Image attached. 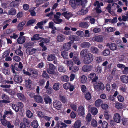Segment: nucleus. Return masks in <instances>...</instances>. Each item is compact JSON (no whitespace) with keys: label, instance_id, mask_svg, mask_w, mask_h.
<instances>
[{"label":"nucleus","instance_id":"1","mask_svg":"<svg viewBox=\"0 0 128 128\" xmlns=\"http://www.w3.org/2000/svg\"><path fill=\"white\" fill-rule=\"evenodd\" d=\"M94 86L96 90H103L104 89V86L103 84L101 82H96L94 83Z\"/></svg>","mask_w":128,"mask_h":128},{"label":"nucleus","instance_id":"2","mask_svg":"<svg viewBox=\"0 0 128 128\" xmlns=\"http://www.w3.org/2000/svg\"><path fill=\"white\" fill-rule=\"evenodd\" d=\"M93 59L94 55L90 53L84 58V62L85 64H88L92 62Z\"/></svg>","mask_w":128,"mask_h":128},{"label":"nucleus","instance_id":"3","mask_svg":"<svg viewBox=\"0 0 128 128\" xmlns=\"http://www.w3.org/2000/svg\"><path fill=\"white\" fill-rule=\"evenodd\" d=\"M88 78L89 80H92V82L95 83L96 80L98 79V76L94 72H92L89 74L88 76Z\"/></svg>","mask_w":128,"mask_h":128},{"label":"nucleus","instance_id":"4","mask_svg":"<svg viewBox=\"0 0 128 128\" xmlns=\"http://www.w3.org/2000/svg\"><path fill=\"white\" fill-rule=\"evenodd\" d=\"M53 105L54 107L58 110H60L62 108L61 103L57 100L54 101L53 102Z\"/></svg>","mask_w":128,"mask_h":128},{"label":"nucleus","instance_id":"5","mask_svg":"<svg viewBox=\"0 0 128 128\" xmlns=\"http://www.w3.org/2000/svg\"><path fill=\"white\" fill-rule=\"evenodd\" d=\"M71 46V44L70 42L64 43L62 46V49L64 51H67L70 48Z\"/></svg>","mask_w":128,"mask_h":128},{"label":"nucleus","instance_id":"6","mask_svg":"<svg viewBox=\"0 0 128 128\" xmlns=\"http://www.w3.org/2000/svg\"><path fill=\"white\" fill-rule=\"evenodd\" d=\"M88 9L86 8L85 6H83L81 10L78 12V14L80 15H83L86 14L88 11Z\"/></svg>","mask_w":128,"mask_h":128},{"label":"nucleus","instance_id":"7","mask_svg":"<svg viewBox=\"0 0 128 128\" xmlns=\"http://www.w3.org/2000/svg\"><path fill=\"white\" fill-rule=\"evenodd\" d=\"M14 76L13 79L15 82L19 84H20L22 82V79L21 76L16 74L14 75Z\"/></svg>","mask_w":128,"mask_h":128},{"label":"nucleus","instance_id":"8","mask_svg":"<svg viewBox=\"0 0 128 128\" xmlns=\"http://www.w3.org/2000/svg\"><path fill=\"white\" fill-rule=\"evenodd\" d=\"M78 113L80 116H83L84 115V108L82 106H79L78 110Z\"/></svg>","mask_w":128,"mask_h":128},{"label":"nucleus","instance_id":"9","mask_svg":"<svg viewBox=\"0 0 128 128\" xmlns=\"http://www.w3.org/2000/svg\"><path fill=\"white\" fill-rule=\"evenodd\" d=\"M88 107L89 110L90 111L92 115H95L97 114L98 110L96 108L94 107H92L90 106H89Z\"/></svg>","mask_w":128,"mask_h":128},{"label":"nucleus","instance_id":"10","mask_svg":"<svg viewBox=\"0 0 128 128\" xmlns=\"http://www.w3.org/2000/svg\"><path fill=\"white\" fill-rule=\"evenodd\" d=\"M92 66L90 65H84L82 68V70L84 72H88L91 70Z\"/></svg>","mask_w":128,"mask_h":128},{"label":"nucleus","instance_id":"11","mask_svg":"<svg viewBox=\"0 0 128 128\" xmlns=\"http://www.w3.org/2000/svg\"><path fill=\"white\" fill-rule=\"evenodd\" d=\"M120 81L123 83H128V76L125 75L121 76L120 77Z\"/></svg>","mask_w":128,"mask_h":128},{"label":"nucleus","instance_id":"12","mask_svg":"<svg viewBox=\"0 0 128 128\" xmlns=\"http://www.w3.org/2000/svg\"><path fill=\"white\" fill-rule=\"evenodd\" d=\"M65 39V36L64 35L62 34L58 35L56 37V40L57 42H63Z\"/></svg>","mask_w":128,"mask_h":128},{"label":"nucleus","instance_id":"13","mask_svg":"<svg viewBox=\"0 0 128 128\" xmlns=\"http://www.w3.org/2000/svg\"><path fill=\"white\" fill-rule=\"evenodd\" d=\"M76 2L77 5H81L83 7L85 6L87 1V0H76Z\"/></svg>","mask_w":128,"mask_h":128},{"label":"nucleus","instance_id":"14","mask_svg":"<svg viewBox=\"0 0 128 128\" xmlns=\"http://www.w3.org/2000/svg\"><path fill=\"white\" fill-rule=\"evenodd\" d=\"M34 98L36 102L38 103H42L43 100L42 97L39 95H36L34 96Z\"/></svg>","mask_w":128,"mask_h":128},{"label":"nucleus","instance_id":"15","mask_svg":"<svg viewBox=\"0 0 128 128\" xmlns=\"http://www.w3.org/2000/svg\"><path fill=\"white\" fill-rule=\"evenodd\" d=\"M61 14L64 16L65 18L67 20H68L72 16V14L71 12H67L62 13Z\"/></svg>","mask_w":128,"mask_h":128},{"label":"nucleus","instance_id":"16","mask_svg":"<svg viewBox=\"0 0 128 128\" xmlns=\"http://www.w3.org/2000/svg\"><path fill=\"white\" fill-rule=\"evenodd\" d=\"M90 53L87 50L84 49L81 51L80 54L81 57L84 58Z\"/></svg>","mask_w":128,"mask_h":128},{"label":"nucleus","instance_id":"17","mask_svg":"<svg viewBox=\"0 0 128 128\" xmlns=\"http://www.w3.org/2000/svg\"><path fill=\"white\" fill-rule=\"evenodd\" d=\"M121 116L118 113L115 114L114 116V121L116 122L120 123V121Z\"/></svg>","mask_w":128,"mask_h":128},{"label":"nucleus","instance_id":"18","mask_svg":"<svg viewBox=\"0 0 128 128\" xmlns=\"http://www.w3.org/2000/svg\"><path fill=\"white\" fill-rule=\"evenodd\" d=\"M67 126V125L63 122H58L56 125V127L54 128H65Z\"/></svg>","mask_w":128,"mask_h":128},{"label":"nucleus","instance_id":"19","mask_svg":"<svg viewBox=\"0 0 128 128\" xmlns=\"http://www.w3.org/2000/svg\"><path fill=\"white\" fill-rule=\"evenodd\" d=\"M106 46H109L110 49L112 50H116L117 48L116 45L115 44L112 43L111 44L108 43Z\"/></svg>","mask_w":128,"mask_h":128},{"label":"nucleus","instance_id":"20","mask_svg":"<svg viewBox=\"0 0 128 128\" xmlns=\"http://www.w3.org/2000/svg\"><path fill=\"white\" fill-rule=\"evenodd\" d=\"M22 66L21 62H19V64H15L14 66V68L17 71H20L22 68Z\"/></svg>","mask_w":128,"mask_h":128},{"label":"nucleus","instance_id":"21","mask_svg":"<svg viewBox=\"0 0 128 128\" xmlns=\"http://www.w3.org/2000/svg\"><path fill=\"white\" fill-rule=\"evenodd\" d=\"M56 59V55L54 54H49L47 56V60L49 61H52Z\"/></svg>","mask_w":128,"mask_h":128},{"label":"nucleus","instance_id":"22","mask_svg":"<svg viewBox=\"0 0 128 128\" xmlns=\"http://www.w3.org/2000/svg\"><path fill=\"white\" fill-rule=\"evenodd\" d=\"M93 41L101 42L103 40V38L102 36H98L93 38L92 39Z\"/></svg>","mask_w":128,"mask_h":128},{"label":"nucleus","instance_id":"23","mask_svg":"<svg viewBox=\"0 0 128 128\" xmlns=\"http://www.w3.org/2000/svg\"><path fill=\"white\" fill-rule=\"evenodd\" d=\"M16 96L18 98L22 101H25L26 98L24 95L20 93H18L16 94Z\"/></svg>","mask_w":128,"mask_h":128},{"label":"nucleus","instance_id":"24","mask_svg":"<svg viewBox=\"0 0 128 128\" xmlns=\"http://www.w3.org/2000/svg\"><path fill=\"white\" fill-rule=\"evenodd\" d=\"M90 45L89 42H85L81 43L80 45L82 48H88L90 47Z\"/></svg>","mask_w":128,"mask_h":128},{"label":"nucleus","instance_id":"25","mask_svg":"<svg viewBox=\"0 0 128 128\" xmlns=\"http://www.w3.org/2000/svg\"><path fill=\"white\" fill-rule=\"evenodd\" d=\"M66 64L67 66L69 67V68L70 70H72V67L73 65V63L72 61L71 60H68L66 61Z\"/></svg>","mask_w":128,"mask_h":128},{"label":"nucleus","instance_id":"26","mask_svg":"<svg viewBox=\"0 0 128 128\" xmlns=\"http://www.w3.org/2000/svg\"><path fill=\"white\" fill-rule=\"evenodd\" d=\"M25 40L24 36H19L17 40V42L19 44H22L25 42Z\"/></svg>","mask_w":128,"mask_h":128},{"label":"nucleus","instance_id":"27","mask_svg":"<svg viewBox=\"0 0 128 128\" xmlns=\"http://www.w3.org/2000/svg\"><path fill=\"white\" fill-rule=\"evenodd\" d=\"M28 70L30 72L31 74L33 76H38V71L32 68L29 69Z\"/></svg>","mask_w":128,"mask_h":128},{"label":"nucleus","instance_id":"28","mask_svg":"<svg viewBox=\"0 0 128 128\" xmlns=\"http://www.w3.org/2000/svg\"><path fill=\"white\" fill-rule=\"evenodd\" d=\"M81 126V122L80 120H77L73 126V128H80Z\"/></svg>","mask_w":128,"mask_h":128},{"label":"nucleus","instance_id":"29","mask_svg":"<svg viewBox=\"0 0 128 128\" xmlns=\"http://www.w3.org/2000/svg\"><path fill=\"white\" fill-rule=\"evenodd\" d=\"M21 47L19 46L18 49L15 50V52L17 54L20 56H22L23 54L21 50Z\"/></svg>","mask_w":128,"mask_h":128},{"label":"nucleus","instance_id":"30","mask_svg":"<svg viewBox=\"0 0 128 128\" xmlns=\"http://www.w3.org/2000/svg\"><path fill=\"white\" fill-rule=\"evenodd\" d=\"M102 100L100 99H99L96 100L95 102V105L97 107L100 106L102 104Z\"/></svg>","mask_w":128,"mask_h":128},{"label":"nucleus","instance_id":"31","mask_svg":"<svg viewBox=\"0 0 128 128\" xmlns=\"http://www.w3.org/2000/svg\"><path fill=\"white\" fill-rule=\"evenodd\" d=\"M25 24V22H22L19 23L18 26V28L19 30H21L23 29V27Z\"/></svg>","mask_w":128,"mask_h":128},{"label":"nucleus","instance_id":"32","mask_svg":"<svg viewBox=\"0 0 128 128\" xmlns=\"http://www.w3.org/2000/svg\"><path fill=\"white\" fill-rule=\"evenodd\" d=\"M11 21V20H7L4 21V22L3 24H5L3 27V30L6 29L8 26L10 24V22Z\"/></svg>","mask_w":128,"mask_h":128},{"label":"nucleus","instance_id":"33","mask_svg":"<svg viewBox=\"0 0 128 128\" xmlns=\"http://www.w3.org/2000/svg\"><path fill=\"white\" fill-rule=\"evenodd\" d=\"M73 60L74 63L76 64L77 65H79L80 64V60L76 56H74Z\"/></svg>","mask_w":128,"mask_h":128},{"label":"nucleus","instance_id":"34","mask_svg":"<svg viewBox=\"0 0 128 128\" xmlns=\"http://www.w3.org/2000/svg\"><path fill=\"white\" fill-rule=\"evenodd\" d=\"M61 80L64 82H67L69 80V77L67 75H64L61 76Z\"/></svg>","mask_w":128,"mask_h":128},{"label":"nucleus","instance_id":"35","mask_svg":"<svg viewBox=\"0 0 128 128\" xmlns=\"http://www.w3.org/2000/svg\"><path fill=\"white\" fill-rule=\"evenodd\" d=\"M40 36L38 34H36L34 35L31 38V40L32 41L34 40H38L41 38L40 37H38Z\"/></svg>","mask_w":128,"mask_h":128},{"label":"nucleus","instance_id":"36","mask_svg":"<svg viewBox=\"0 0 128 128\" xmlns=\"http://www.w3.org/2000/svg\"><path fill=\"white\" fill-rule=\"evenodd\" d=\"M110 50L107 48L102 52V54L104 56H107L110 54Z\"/></svg>","mask_w":128,"mask_h":128},{"label":"nucleus","instance_id":"37","mask_svg":"<svg viewBox=\"0 0 128 128\" xmlns=\"http://www.w3.org/2000/svg\"><path fill=\"white\" fill-rule=\"evenodd\" d=\"M79 26L80 27L87 28L88 26V23L85 22H82L79 24Z\"/></svg>","mask_w":128,"mask_h":128},{"label":"nucleus","instance_id":"38","mask_svg":"<svg viewBox=\"0 0 128 128\" xmlns=\"http://www.w3.org/2000/svg\"><path fill=\"white\" fill-rule=\"evenodd\" d=\"M32 126L34 128H36L38 126V123L37 120L33 121L31 123Z\"/></svg>","mask_w":128,"mask_h":128},{"label":"nucleus","instance_id":"39","mask_svg":"<svg viewBox=\"0 0 128 128\" xmlns=\"http://www.w3.org/2000/svg\"><path fill=\"white\" fill-rule=\"evenodd\" d=\"M60 83L58 82L54 84L53 86V88L55 90H57L60 89Z\"/></svg>","mask_w":128,"mask_h":128},{"label":"nucleus","instance_id":"40","mask_svg":"<svg viewBox=\"0 0 128 128\" xmlns=\"http://www.w3.org/2000/svg\"><path fill=\"white\" fill-rule=\"evenodd\" d=\"M90 51L92 53L96 54L98 53V49L94 46H92L90 48Z\"/></svg>","mask_w":128,"mask_h":128},{"label":"nucleus","instance_id":"41","mask_svg":"<svg viewBox=\"0 0 128 128\" xmlns=\"http://www.w3.org/2000/svg\"><path fill=\"white\" fill-rule=\"evenodd\" d=\"M70 4L72 7L74 8H76V6L75 3V0H70L69 1Z\"/></svg>","mask_w":128,"mask_h":128},{"label":"nucleus","instance_id":"42","mask_svg":"<svg viewBox=\"0 0 128 128\" xmlns=\"http://www.w3.org/2000/svg\"><path fill=\"white\" fill-rule=\"evenodd\" d=\"M60 100L64 103H66L67 102L68 100L67 98L64 96H61L60 97Z\"/></svg>","mask_w":128,"mask_h":128},{"label":"nucleus","instance_id":"43","mask_svg":"<svg viewBox=\"0 0 128 128\" xmlns=\"http://www.w3.org/2000/svg\"><path fill=\"white\" fill-rule=\"evenodd\" d=\"M71 86V84L69 82H66L63 85V88L65 90H68L70 88Z\"/></svg>","mask_w":128,"mask_h":128},{"label":"nucleus","instance_id":"44","mask_svg":"<svg viewBox=\"0 0 128 128\" xmlns=\"http://www.w3.org/2000/svg\"><path fill=\"white\" fill-rule=\"evenodd\" d=\"M116 30V28H112L111 27H108L105 30V31L107 32H111L114 31Z\"/></svg>","mask_w":128,"mask_h":128},{"label":"nucleus","instance_id":"45","mask_svg":"<svg viewBox=\"0 0 128 128\" xmlns=\"http://www.w3.org/2000/svg\"><path fill=\"white\" fill-rule=\"evenodd\" d=\"M61 54L62 56L65 58H67L68 56L67 52L64 51H62L61 52Z\"/></svg>","mask_w":128,"mask_h":128},{"label":"nucleus","instance_id":"46","mask_svg":"<svg viewBox=\"0 0 128 128\" xmlns=\"http://www.w3.org/2000/svg\"><path fill=\"white\" fill-rule=\"evenodd\" d=\"M26 116L29 118H32L33 116L32 114V113L31 111L29 110L26 111Z\"/></svg>","mask_w":128,"mask_h":128},{"label":"nucleus","instance_id":"47","mask_svg":"<svg viewBox=\"0 0 128 128\" xmlns=\"http://www.w3.org/2000/svg\"><path fill=\"white\" fill-rule=\"evenodd\" d=\"M44 100L46 104L50 103L51 102V100L49 96L48 95L46 96L44 98Z\"/></svg>","mask_w":128,"mask_h":128},{"label":"nucleus","instance_id":"48","mask_svg":"<svg viewBox=\"0 0 128 128\" xmlns=\"http://www.w3.org/2000/svg\"><path fill=\"white\" fill-rule=\"evenodd\" d=\"M16 14V11L14 9H12L8 11V14L10 15H14Z\"/></svg>","mask_w":128,"mask_h":128},{"label":"nucleus","instance_id":"49","mask_svg":"<svg viewBox=\"0 0 128 128\" xmlns=\"http://www.w3.org/2000/svg\"><path fill=\"white\" fill-rule=\"evenodd\" d=\"M58 70L60 72H64L66 71V70L64 67L61 66H58Z\"/></svg>","mask_w":128,"mask_h":128},{"label":"nucleus","instance_id":"50","mask_svg":"<svg viewBox=\"0 0 128 128\" xmlns=\"http://www.w3.org/2000/svg\"><path fill=\"white\" fill-rule=\"evenodd\" d=\"M120 91L124 92H126V87L125 85H122L119 88Z\"/></svg>","mask_w":128,"mask_h":128},{"label":"nucleus","instance_id":"51","mask_svg":"<svg viewBox=\"0 0 128 128\" xmlns=\"http://www.w3.org/2000/svg\"><path fill=\"white\" fill-rule=\"evenodd\" d=\"M115 106L118 109H120L122 108V104L120 102H117L115 103Z\"/></svg>","mask_w":128,"mask_h":128},{"label":"nucleus","instance_id":"52","mask_svg":"<svg viewBox=\"0 0 128 128\" xmlns=\"http://www.w3.org/2000/svg\"><path fill=\"white\" fill-rule=\"evenodd\" d=\"M23 122L24 124L27 125V127L30 126V124L29 121L26 118H24L23 119Z\"/></svg>","mask_w":128,"mask_h":128},{"label":"nucleus","instance_id":"53","mask_svg":"<svg viewBox=\"0 0 128 128\" xmlns=\"http://www.w3.org/2000/svg\"><path fill=\"white\" fill-rule=\"evenodd\" d=\"M87 78L86 77L84 76H82L80 78V82L83 83H85L86 82Z\"/></svg>","mask_w":128,"mask_h":128},{"label":"nucleus","instance_id":"54","mask_svg":"<svg viewBox=\"0 0 128 128\" xmlns=\"http://www.w3.org/2000/svg\"><path fill=\"white\" fill-rule=\"evenodd\" d=\"M8 80H6L5 82L6 83L8 84H14V82L12 81V77H10V78H8Z\"/></svg>","mask_w":128,"mask_h":128},{"label":"nucleus","instance_id":"55","mask_svg":"<svg viewBox=\"0 0 128 128\" xmlns=\"http://www.w3.org/2000/svg\"><path fill=\"white\" fill-rule=\"evenodd\" d=\"M40 39H41L40 40L41 42H42L43 44L44 43H47L50 42V40L47 38H41Z\"/></svg>","mask_w":128,"mask_h":128},{"label":"nucleus","instance_id":"56","mask_svg":"<svg viewBox=\"0 0 128 128\" xmlns=\"http://www.w3.org/2000/svg\"><path fill=\"white\" fill-rule=\"evenodd\" d=\"M4 114L5 115H7L8 114L12 115L14 114V113L12 111L9 109V111H7L6 110H5L4 112Z\"/></svg>","mask_w":128,"mask_h":128},{"label":"nucleus","instance_id":"57","mask_svg":"<svg viewBox=\"0 0 128 128\" xmlns=\"http://www.w3.org/2000/svg\"><path fill=\"white\" fill-rule=\"evenodd\" d=\"M85 98L87 100H90L91 98V95L90 94L89 92L86 93L85 95Z\"/></svg>","mask_w":128,"mask_h":128},{"label":"nucleus","instance_id":"58","mask_svg":"<svg viewBox=\"0 0 128 128\" xmlns=\"http://www.w3.org/2000/svg\"><path fill=\"white\" fill-rule=\"evenodd\" d=\"M102 128H108V122L106 121H104L102 123Z\"/></svg>","mask_w":128,"mask_h":128},{"label":"nucleus","instance_id":"59","mask_svg":"<svg viewBox=\"0 0 128 128\" xmlns=\"http://www.w3.org/2000/svg\"><path fill=\"white\" fill-rule=\"evenodd\" d=\"M92 126L94 127H96L97 126V122L94 120L92 119L91 122Z\"/></svg>","mask_w":128,"mask_h":128},{"label":"nucleus","instance_id":"60","mask_svg":"<svg viewBox=\"0 0 128 128\" xmlns=\"http://www.w3.org/2000/svg\"><path fill=\"white\" fill-rule=\"evenodd\" d=\"M1 98L2 100L7 99L9 100V97L8 96L4 93H2L1 96Z\"/></svg>","mask_w":128,"mask_h":128},{"label":"nucleus","instance_id":"61","mask_svg":"<svg viewBox=\"0 0 128 128\" xmlns=\"http://www.w3.org/2000/svg\"><path fill=\"white\" fill-rule=\"evenodd\" d=\"M3 72L6 75H8L10 73V70L8 68H5L4 69Z\"/></svg>","mask_w":128,"mask_h":128},{"label":"nucleus","instance_id":"62","mask_svg":"<svg viewBox=\"0 0 128 128\" xmlns=\"http://www.w3.org/2000/svg\"><path fill=\"white\" fill-rule=\"evenodd\" d=\"M12 108L16 112H18L19 111V107L18 106H17L15 104H12Z\"/></svg>","mask_w":128,"mask_h":128},{"label":"nucleus","instance_id":"63","mask_svg":"<svg viewBox=\"0 0 128 128\" xmlns=\"http://www.w3.org/2000/svg\"><path fill=\"white\" fill-rule=\"evenodd\" d=\"M104 116L105 118L107 120H109L110 118V116L109 115L108 112L107 111L104 112Z\"/></svg>","mask_w":128,"mask_h":128},{"label":"nucleus","instance_id":"64","mask_svg":"<svg viewBox=\"0 0 128 128\" xmlns=\"http://www.w3.org/2000/svg\"><path fill=\"white\" fill-rule=\"evenodd\" d=\"M122 72L124 74H128V67H125L123 70Z\"/></svg>","mask_w":128,"mask_h":128}]
</instances>
